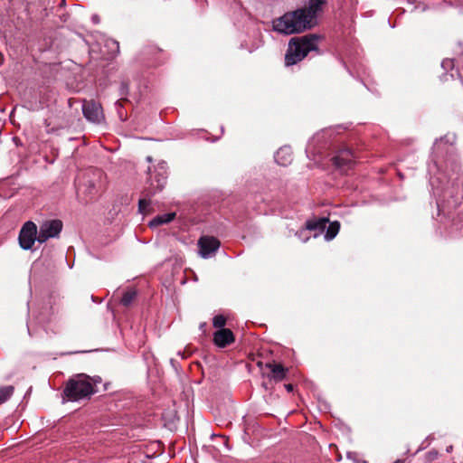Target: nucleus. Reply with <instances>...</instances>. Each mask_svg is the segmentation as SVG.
Wrapping results in <instances>:
<instances>
[{"label":"nucleus","mask_w":463,"mask_h":463,"mask_svg":"<svg viewBox=\"0 0 463 463\" xmlns=\"http://www.w3.org/2000/svg\"><path fill=\"white\" fill-rule=\"evenodd\" d=\"M324 4L323 0H309L305 7L287 13L274 20V30L280 33L292 34L314 27L317 24V17L322 11Z\"/></svg>","instance_id":"f257e3e1"},{"label":"nucleus","mask_w":463,"mask_h":463,"mask_svg":"<svg viewBox=\"0 0 463 463\" xmlns=\"http://www.w3.org/2000/svg\"><path fill=\"white\" fill-rule=\"evenodd\" d=\"M98 392L94 389L91 377L85 373H79L71 377L65 383L62 391L63 400L69 402H80L90 400Z\"/></svg>","instance_id":"f03ea898"},{"label":"nucleus","mask_w":463,"mask_h":463,"mask_svg":"<svg viewBox=\"0 0 463 463\" xmlns=\"http://www.w3.org/2000/svg\"><path fill=\"white\" fill-rule=\"evenodd\" d=\"M319 37L317 34L304 35L292 38L288 44L285 61L287 65H293L303 60L309 52L317 49Z\"/></svg>","instance_id":"7ed1b4c3"},{"label":"nucleus","mask_w":463,"mask_h":463,"mask_svg":"<svg viewBox=\"0 0 463 463\" xmlns=\"http://www.w3.org/2000/svg\"><path fill=\"white\" fill-rule=\"evenodd\" d=\"M62 230V222L60 220H47L41 223L38 232L37 241L45 242L51 238L59 236Z\"/></svg>","instance_id":"20e7f679"},{"label":"nucleus","mask_w":463,"mask_h":463,"mask_svg":"<svg viewBox=\"0 0 463 463\" xmlns=\"http://www.w3.org/2000/svg\"><path fill=\"white\" fill-rule=\"evenodd\" d=\"M37 227L33 222H26L22 227L19 234V243L24 250H29L37 241Z\"/></svg>","instance_id":"39448f33"},{"label":"nucleus","mask_w":463,"mask_h":463,"mask_svg":"<svg viewBox=\"0 0 463 463\" xmlns=\"http://www.w3.org/2000/svg\"><path fill=\"white\" fill-rule=\"evenodd\" d=\"M221 242L213 236H203L198 241L199 254L203 259L211 258L220 248Z\"/></svg>","instance_id":"423d86ee"},{"label":"nucleus","mask_w":463,"mask_h":463,"mask_svg":"<svg viewBox=\"0 0 463 463\" xmlns=\"http://www.w3.org/2000/svg\"><path fill=\"white\" fill-rule=\"evenodd\" d=\"M84 117L90 122L101 123L104 120V115L101 106L93 101H85L82 105Z\"/></svg>","instance_id":"0eeeda50"},{"label":"nucleus","mask_w":463,"mask_h":463,"mask_svg":"<svg viewBox=\"0 0 463 463\" xmlns=\"http://www.w3.org/2000/svg\"><path fill=\"white\" fill-rule=\"evenodd\" d=\"M213 343L220 348H224L235 341L234 335L231 329L222 328L213 333Z\"/></svg>","instance_id":"6e6552de"},{"label":"nucleus","mask_w":463,"mask_h":463,"mask_svg":"<svg viewBox=\"0 0 463 463\" xmlns=\"http://www.w3.org/2000/svg\"><path fill=\"white\" fill-rule=\"evenodd\" d=\"M166 169H165V164L162 163L158 165V173L154 177H150V186L152 192L151 194H155L156 192L161 191L165 184L166 180Z\"/></svg>","instance_id":"1a4fd4ad"},{"label":"nucleus","mask_w":463,"mask_h":463,"mask_svg":"<svg viewBox=\"0 0 463 463\" xmlns=\"http://www.w3.org/2000/svg\"><path fill=\"white\" fill-rule=\"evenodd\" d=\"M333 160L337 168L345 171L350 167L353 162V156L349 150H343Z\"/></svg>","instance_id":"9d476101"},{"label":"nucleus","mask_w":463,"mask_h":463,"mask_svg":"<svg viewBox=\"0 0 463 463\" xmlns=\"http://www.w3.org/2000/svg\"><path fill=\"white\" fill-rule=\"evenodd\" d=\"M266 367L270 369V378L276 382H280L287 377L288 368L284 367L280 364H266Z\"/></svg>","instance_id":"9b49d317"},{"label":"nucleus","mask_w":463,"mask_h":463,"mask_svg":"<svg viewBox=\"0 0 463 463\" xmlns=\"http://www.w3.org/2000/svg\"><path fill=\"white\" fill-rule=\"evenodd\" d=\"M275 159L278 164L281 165H287L291 162V152L288 147H282L278 150Z\"/></svg>","instance_id":"f8f14e48"},{"label":"nucleus","mask_w":463,"mask_h":463,"mask_svg":"<svg viewBox=\"0 0 463 463\" xmlns=\"http://www.w3.org/2000/svg\"><path fill=\"white\" fill-rule=\"evenodd\" d=\"M175 213H168L162 215H157L150 221L149 226L154 228L165 223H168L175 218Z\"/></svg>","instance_id":"ddd939ff"},{"label":"nucleus","mask_w":463,"mask_h":463,"mask_svg":"<svg viewBox=\"0 0 463 463\" xmlns=\"http://www.w3.org/2000/svg\"><path fill=\"white\" fill-rule=\"evenodd\" d=\"M327 222L328 220L326 218L309 220L306 222V229L322 232L326 228Z\"/></svg>","instance_id":"4468645a"},{"label":"nucleus","mask_w":463,"mask_h":463,"mask_svg":"<svg viewBox=\"0 0 463 463\" xmlns=\"http://www.w3.org/2000/svg\"><path fill=\"white\" fill-rule=\"evenodd\" d=\"M14 387L13 385H6L0 387V405L7 402L14 394Z\"/></svg>","instance_id":"2eb2a0df"},{"label":"nucleus","mask_w":463,"mask_h":463,"mask_svg":"<svg viewBox=\"0 0 463 463\" xmlns=\"http://www.w3.org/2000/svg\"><path fill=\"white\" fill-rule=\"evenodd\" d=\"M339 228H340V225L337 222L330 223L329 226L327 227L325 238L327 241H330L333 238H335V235L338 233Z\"/></svg>","instance_id":"dca6fc26"},{"label":"nucleus","mask_w":463,"mask_h":463,"mask_svg":"<svg viewBox=\"0 0 463 463\" xmlns=\"http://www.w3.org/2000/svg\"><path fill=\"white\" fill-rule=\"evenodd\" d=\"M136 297L137 291H125L124 295L120 299V303L125 307H128L136 298Z\"/></svg>","instance_id":"f3484780"},{"label":"nucleus","mask_w":463,"mask_h":463,"mask_svg":"<svg viewBox=\"0 0 463 463\" xmlns=\"http://www.w3.org/2000/svg\"><path fill=\"white\" fill-rule=\"evenodd\" d=\"M227 318L223 315H216L213 318V326L215 328L222 329L226 325Z\"/></svg>","instance_id":"a211bd4d"},{"label":"nucleus","mask_w":463,"mask_h":463,"mask_svg":"<svg viewBox=\"0 0 463 463\" xmlns=\"http://www.w3.org/2000/svg\"><path fill=\"white\" fill-rule=\"evenodd\" d=\"M150 205V202L146 199H140L138 203L139 212L142 213H146V211Z\"/></svg>","instance_id":"6ab92c4d"},{"label":"nucleus","mask_w":463,"mask_h":463,"mask_svg":"<svg viewBox=\"0 0 463 463\" xmlns=\"http://www.w3.org/2000/svg\"><path fill=\"white\" fill-rule=\"evenodd\" d=\"M85 193L90 197L97 194V189L93 182H89L88 185L86 186Z\"/></svg>","instance_id":"aec40b11"},{"label":"nucleus","mask_w":463,"mask_h":463,"mask_svg":"<svg viewBox=\"0 0 463 463\" xmlns=\"http://www.w3.org/2000/svg\"><path fill=\"white\" fill-rule=\"evenodd\" d=\"M439 453L437 450H430L427 453V458L430 460H434L438 458Z\"/></svg>","instance_id":"412c9836"},{"label":"nucleus","mask_w":463,"mask_h":463,"mask_svg":"<svg viewBox=\"0 0 463 463\" xmlns=\"http://www.w3.org/2000/svg\"><path fill=\"white\" fill-rule=\"evenodd\" d=\"M110 44L112 46V52H118V43L116 41L111 40Z\"/></svg>","instance_id":"4be33fe9"},{"label":"nucleus","mask_w":463,"mask_h":463,"mask_svg":"<svg viewBox=\"0 0 463 463\" xmlns=\"http://www.w3.org/2000/svg\"><path fill=\"white\" fill-rule=\"evenodd\" d=\"M91 382L94 383V389H97V384L101 382V378L99 376L91 377Z\"/></svg>","instance_id":"5701e85b"},{"label":"nucleus","mask_w":463,"mask_h":463,"mask_svg":"<svg viewBox=\"0 0 463 463\" xmlns=\"http://www.w3.org/2000/svg\"><path fill=\"white\" fill-rule=\"evenodd\" d=\"M285 388L288 392L293 391V385L291 383L285 384Z\"/></svg>","instance_id":"b1692460"},{"label":"nucleus","mask_w":463,"mask_h":463,"mask_svg":"<svg viewBox=\"0 0 463 463\" xmlns=\"http://www.w3.org/2000/svg\"><path fill=\"white\" fill-rule=\"evenodd\" d=\"M205 326H206V323H205V322L201 323V325H200V329H201V330H203Z\"/></svg>","instance_id":"393cba45"},{"label":"nucleus","mask_w":463,"mask_h":463,"mask_svg":"<svg viewBox=\"0 0 463 463\" xmlns=\"http://www.w3.org/2000/svg\"><path fill=\"white\" fill-rule=\"evenodd\" d=\"M394 463H404V460L402 459H397L394 461Z\"/></svg>","instance_id":"a878e982"},{"label":"nucleus","mask_w":463,"mask_h":463,"mask_svg":"<svg viewBox=\"0 0 463 463\" xmlns=\"http://www.w3.org/2000/svg\"><path fill=\"white\" fill-rule=\"evenodd\" d=\"M450 63H451V61H443V66H445L446 64H448V65H449V64H450Z\"/></svg>","instance_id":"bb28decb"},{"label":"nucleus","mask_w":463,"mask_h":463,"mask_svg":"<svg viewBox=\"0 0 463 463\" xmlns=\"http://www.w3.org/2000/svg\"><path fill=\"white\" fill-rule=\"evenodd\" d=\"M147 161H148V162H151V161H152L151 156H148V157H147Z\"/></svg>","instance_id":"cd10ccee"}]
</instances>
